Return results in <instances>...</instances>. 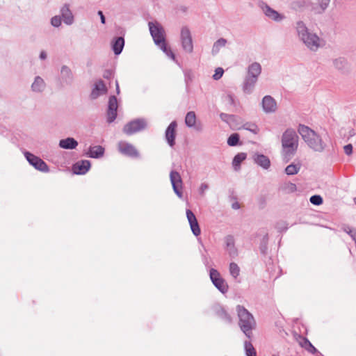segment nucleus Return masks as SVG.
Returning a JSON list of instances; mask_svg holds the SVG:
<instances>
[{
	"instance_id": "nucleus-21",
	"label": "nucleus",
	"mask_w": 356,
	"mask_h": 356,
	"mask_svg": "<svg viewBox=\"0 0 356 356\" xmlns=\"http://www.w3.org/2000/svg\"><path fill=\"white\" fill-rule=\"evenodd\" d=\"M177 123L175 121L172 122L165 131V138L170 147L175 145V129Z\"/></svg>"
},
{
	"instance_id": "nucleus-33",
	"label": "nucleus",
	"mask_w": 356,
	"mask_h": 356,
	"mask_svg": "<svg viewBox=\"0 0 356 356\" xmlns=\"http://www.w3.org/2000/svg\"><path fill=\"white\" fill-rule=\"evenodd\" d=\"M216 315L218 316V317H219L220 319L223 320L227 323H231L232 322V317L223 308L220 307L216 311Z\"/></svg>"
},
{
	"instance_id": "nucleus-50",
	"label": "nucleus",
	"mask_w": 356,
	"mask_h": 356,
	"mask_svg": "<svg viewBox=\"0 0 356 356\" xmlns=\"http://www.w3.org/2000/svg\"><path fill=\"white\" fill-rule=\"evenodd\" d=\"M343 230L345 232H346L350 236L355 229H352L350 227H346L343 229Z\"/></svg>"
},
{
	"instance_id": "nucleus-44",
	"label": "nucleus",
	"mask_w": 356,
	"mask_h": 356,
	"mask_svg": "<svg viewBox=\"0 0 356 356\" xmlns=\"http://www.w3.org/2000/svg\"><path fill=\"white\" fill-rule=\"evenodd\" d=\"M224 73V70L222 67H218L215 70V73L213 75V78L214 80H218L220 79Z\"/></svg>"
},
{
	"instance_id": "nucleus-13",
	"label": "nucleus",
	"mask_w": 356,
	"mask_h": 356,
	"mask_svg": "<svg viewBox=\"0 0 356 356\" xmlns=\"http://www.w3.org/2000/svg\"><path fill=\"white\" fill-rule=\"evenodd\" d=\"M261 106L264 113H273L277 110V103L273 97L270 95H266L261 101Z\"/></svg>"
},
{
	"instance_id": "nucleus-43",
	"label": "nucleus",
	"mask_w": 356,
	"mask_h": 356,
	"mask_svg": "<svg viewBox=\"0 0 356 356\" xmlns=\"http://www.w3.org/2000/svg\"><path fill=\"white\" fill-rule=\"evenodd\" d=\"M51 24L54 27H59L61 25L60 16L56 15L51 19Z\"/></svg>"
},
{
	"instance_id": "nucleus-39",
	"label": "nucleus",
	"mask_w": 356,
	"mask_h": 356,
	"mask_svg": "<svg viewBox=\"0 0 356 356\" xmlns=\"http://www.w3.org/2000/svg\"><path fill=\"white\" fill-rule=\"evenodd\" d=\"M242 128L243 129H245V130H248L252 133H253L254 134H257L259 131V127H257V125L254 123H252V122H246L245 123Z\"/></svg>"
},
{
	"instance_id": "nucleus-22",
	"label": "nucleus",
	"mask_w": 356,
	"mask_h": 356,
	"mask_svg": "<svg viewBox=\"0 0 356 356\" xmlns=\"http://www.w3.org/2000/svg\"><path fill=\"white\" fill-rule=\"evenodd\" d=\"M45 88L46 83L44 79L40 76H35L31 84V90L35 93H42L44 91Z\"/></svg>"
},
{
	"instance_id": "nucleus-19",
	"label": "nucleus",
	"mask_w": 356,
	"mask_h": 356,
	"mask_svg": "<svg viewBox=\"0 0 356 356\" xmlns=\"http://www.w3.org/2000/svg\"><path fill=\"white\" fill-rule=\"evenodd\" d=\"M106 92L107 88L103 81L99 80L95 83L94 88L90 94V97L92 99H95L100 95L105 94Z\"/></svg>"
},
{
	"instance_id": "nucleus-49",
	"label": "nucleus",
	"mask_w": 356,
	"mask_h": 356,
	"mask_svg": "<svg viewBox=\"0 0 356 356\" xmlns=\"http://www.w3.org/2000/svg\"><path fill=\"white\" fill-rule=\"evenodd\" d=\"M98 15L100 17V20H101V22L104 24L105 22H106V19H105V17L103 14V12L101 11V10H99L98 13H97Z\"/></svg>"
},
{
	"instance_id": "nucleus-6",
	"label": "nucleus",
	"mask_w": 356,
	"mask_h": 356,
	"mask_svg": "<svg viewBox=\"0 0 356 356\" xmlns=\"http://www.w3.org/2000/svg\"><path fill=\"white\" fill-rule=\"evenodd\" d=\"M209 277L213 284L222 293H226L228 291V284L222 277L220 273L214 268H211L209 271Z\"/></svg>"
},
{
	"instance_id": "nucleus-51",
	"label": "nucleus",
	"mask_w": 356,
	"mask_h": 356,
	"mask_svg": "<svg viewBox=\"0 0 356 356\" xmlns=\"http://www.w3.org/2000/svg\"><path fill=\"white\" fill-rule=\"evenodd\" d=\"M40 58L42 60H44L47 58V54L44 51H42L40 54Z\"/></svg>"
},
{
	"instance_id": "nucleus-31",
	"label": "nucleus",
	"mask_w": 356,
	"mask_h": 356,
	"mask_svg": "<svg viewBox=\"0 0 356 356\" xmlns=\"http://www.w3.org/2000/svg\"><path fill=\"white\" fill-rule=\"evenodd\" d=\"M124 45V40L122 37H118L115 39L112 44V48L115 53V54L118 55L120 54Z\"/></svg>"
},
{
	"instance_id": "nucleus-29",
	"label": "nucleus",
	"mask_w": 356,
	"mask_h": 356,
	"mask_svg": "<svg viewBox=\"0 0 356 356\" xmlns=\"http://www.w3.org/2000/svg\"><path fill=\"white\" fill-rule=\"evenodd\" d=\"M299 343L301 346V347L304 348L309 353L313 355L320 354L317 349L311 343V342L307 338L301 339Z\"/></svg>"
},
{
	"instance_id": "nucleus-27",
	"label": "nucleus",
	"mask_w": 356,
	"mask_h": 356,
	"mask_svg": "<svg viewBox=\"0 0 356 356\" xmlns=\"http://www.w3.org/2000/svg\"><path fill=\"white\" fill-rule=\"evenodd\" d=\"M78 145V142L73 138H67L59 141V146L65 149H74Z\"/></svg>"
},
{
	"instance_id": "nucleus-53",
	"label": "nucleus",
	"mask_w": 356,
	"mask_h": 356,
	"mask_svg": "<svg viewBox=\"0 0 356 356\" xmlns=\"http://www.w3.org/2000/svg\"><path fill=\"white\" fill-rule=\"evenodd\" d=\"M115 86H116V92L118 95H119L120 94V87H119L118 81H115Z\"/></svg>"
},
{
	"instance_id": "nucleus-7",
	"label": "nucleus",
	"mask_w": 356,
	"mask_h": 356,
	"mask_svg": "<svg viewBox=\"0 0 356 356\" xmlns=\"http://www.w3.org/2000/svg\"><path fill=\"white\" fill-rule=\"evenodd\" d=\"M180 40L183 50L188 54H191L193 51V42L192 35L188 28H181Z\"/></svg>"
},
{
	"instance_id": "nucleus-45",
	"label": "nucleus",
	"mask_w": 356,
	"mask_h": 356,
	"mask_svg": "<svg viewBox=\"0 0 356 356\" xmlns=\"http://www.w3.org/2000/svg\"><path fill=\"white\" fill-rule=\"evenodd\" d=\"M209 188V185L206 183H202L199 187V193L202 196L204 195L205 191Z\"/></svg>"
},
{
	"instance_id": "nucleus-15",
	"label": "nucleus",
	"mask_w": 356,
	"mask_h": 356,
	"mask_svg": "<svg viewBox=\"0 0 356 356\" xmlns=\"http://www.w3.org/2000/svg\"><path fill=\"white\" fill-rule=\"evenodd\" d=\"M91 164L88 160H81L72 166V171L76 175H85L90 168Z\"/></svg>"
},
{
	"instance_id": "nucleus-18",
	"label": "nucleus",
	"mask_w": 356,
	"mask_h": 356,
	"mask_svg": "<svg viewBox=\"0 0 356 356\" xmlns=\"http://www.w3.org/2000/svg\"><path fill=\"white\" fill-rule=\"evenodd\" d=\"M104 154V148L101 145L90 146L85 155L90 158L99 159Z\"/></svg>"
},
{
	"instance_id": "nucleus-55",
	"label": "nucleus",
	"mask_w": 356,
	"mask_h": 356,
	"mask_svg": "<svg viewBox=\"0 0 356 356\" xmlns=\"http://www.w3.org/2000/svg\"><path fill=\"white\" fill-rule=\"evenodd\" d=\"M233 208L234 209H238V205L237 204H233Z\"/></svg>"
},
{
	"instance_id": "nucleus-40",
	"label": "nucleus",
	"mask_w": 356,
	"mask_h": 356,
	"mask_svg": "<svg viewBox=\"0 0 356 356\" xmlns=\"http://www.w3.org/2000/svg\"><path fill=\"white\" fill-rule=\"evenodd\" d=\"M239 136L238 134H232L227 139V144L229 146H235L238 143Z\"/></svg>"
},
{
	"instance_id": "nucleus-52",
	"label": "nucleus",
	"mask_w": 356,
	"mask_h": 356,
	"mask_svg": "<svg viewBox=\"0 0 356 356\" xmlns=\"http://www.w3.org/2000/svg\"><path fill=\"white\" fill-rule=\"evenodd\" d=\"M350 237L352 238V239L355 241V243H356V230H354V232L352 233V234L350 235Z\"/></svg>"
},
{
	"instance_id": "nucleus-38",
	"label": "nucleus",
	"mask_w": 356,
	"mask_h": 356,
	"mask_svg": "<svg viewBox=\"0 0 356 356\" xmlns=\"http://www.w3.org/2000/svg\"><path fill=\"white\" fill-rule=\"evenodd\" d=\"M244 348L246 356H257L256 350L250 341H245L244 342Z\"/></svg>"
},
{
	"instance_id": "nucleus-1",
	"label": "nucleus",
	"mask_w": 356,
	"mask_h": 356,
	"mask_svg": "<svg viewBox=\"0 0 356 356\" xmlns=\"http://www.w3.org/2000/svg\"><path fill=\"white\" fill-rule=\"evenodd\" d=\"M297 36L300 42L312 51H316L325 46V40L310 31L302 21L296 24Z\"/></svg>"
},
{
	"instance_id": "nucleus-8",
	"label": "nucleus",
	"mask_w": 356,
	"mask_h": 356,
	"mask_svg": "<svg viewBox=\"0 0 356 356\" xmlns=\"http://www.w3.org/2000/svg\"><path fill=\"white\" fill-rule=\"evenodd\" d=\"M24 154L30 165L33 166L36 170L44 172H49L48 165L40 158L29 152H25Z\"/></svg>"
},
{
	"instance_id": "nucleus-4",
	"label": "nucleus",
	"mask_w": 356,
	"mask_h": 356,
	"mask_svg": "<svg viewBox=\"0 0 356 356\" xmlns=\"http://www.w3.org/2000/svg\"><path fill=\"white\" fill-rule=\"evenodd\" d=\"M236 312L238 317V325L245 336L250 339L252 337V331L256 327L255 320L252 315L243 306L238 305Z\"/></svg>"
},
{
	"instance_id": "nucleus-47",
	"label": "nucleus",
	"mask_w": 356,
	"mask_h": 356,
	"mask_svg": "<svg viewBox=\"0 0 356 356\" xmlns=\"http://www.w3.org/2000/svg\"><path fill=\"white\" fill-rule=\"evenodd\" d=\"M168 58H170V59H172V60L174 61H176V57H175V54L172 52V51L171 50L170 48H168L167 51H165L164 53Z\"/></svg>"
},
{
	"instance_id": "nucleus-35",
	"label": "nucleus",
	"mask_w": 356,
	"mask_h": 356,
	"mask_svg": "<svg viewBox=\"0 0 356 356\" xmlns=\"http://www.w3.org/2000/svg\"><path fill=\"white\" fill-rule=\"evenodd\" d=\"M280 189L285 193H292L297 191V187L293 183L286 182L281 186Z\"/></svg>"
},
{
	"instance_id": "nucleus-37",
	"label": "nucleus",
	"mask_w": 356,
	"mask_h": 356,
	"mask_svg": "<svg viewBox=\"0 0 356 356\" xmlns=\"http://www.w3.org/2000/svg\"><path fill=\"white\" fill-rule=\"evenodd\" d=\"M229 271L230 275L234 278H237L240 274V268L237 264L232 262L229 264Z\"/></svg>"
},
{
	"instance_id": "nucleus-14",
	"label": "nucleus",
	"mask_w": 356,
	"mask_h": 356,
	"mask_svg": "<svg viewBox=\"0 0 356 356\" xmlns=\"http://www.w3.org/2000/svg\"><path fill=\"white\" fill-rule=\"evenodd\" d=\"M186 217L193 234L195 236H198L201 233V230L197 222V218L191 210H186Z\"/></svg>"
},
{
	"instance_id": "nucleus-32",
	"label": "nucleus",
	"mask_w": 356,
	"mask_h": 356,
	"mask_svg": "<svg viewBox=\"0 0 356 356\" xmlns=\"http://www.w3.org/2000/svg\"><path fill=\"white\" fill-rule=\"evenodd\" d=\"M227 40L225 38H220L216 41L212 47L211 53L213 55H216L222 47H225Z\"/></svg>"
},
{
	"instance_id": "nucleus-9",
	"label": "nucleus",
	"mask_w": 356,
	"mask_h": 356,
	"mask_svg": "<svg viewBox=\"0 0 356 356\" xmlns=\"http://www.w3.org/2000/svg\"><path fill=\"white\" fill-rule=\"evenodd\" d=\"M170 179L175 193L181 198L183 182L180 174L175 170H172L170 173Z\"/></svg>"
},
{
	"instance_id": "nucleus-20",
	"label": "nucleus",
	"mask_w": 356,
	"mask_h": 356,
	"mask_svg": "<svg viewBox=\"0 0 356 356\" xmlns=\"http://www.w3.org/2000/svg\"><path fill=\"white\" fill-rule=\"evenodd\" d=\"M225 249L229 255L235 257L237 255V250L235 248L234 238L232 236L228 235L225 238Z\"/></svg>"
},
{
	"instance_id": "nucleus-26",
	"label": "nucleus",
	"mask_w": 356,
	"mask_h": 356,
	"mask_svg": "<svg viewBox=\"0 0 356 356\" xmlns=\"http://www.w3.org/2000/svg\"><path fill=\"white\" fill-rule=\"evenodd\" d=\"M261 72V66L257 63L254 62L250 64L247 70V75L255 79H258Z\"/></svg>"
},
{
	"instance_id": "nucleus-30",
	"label": "nucleus",
	"mask_w": 356,
	"mask_h": 356,
	"mask_svg": "<svg viewBox=\"0 0 356 356\" xmlns=\"http://www.w3.org/2000/svg\"><path fill=\"white\" fill-rule=\"evenodd\" d=\"M334 67L338 70L343 71L348 69V63L344 58L339 57L332 60Z\"/></svg>"
},
{
	"instance_id": "nucleus-42",
	"label": "nucleus",
	"mask_w": 356,
	"mask_h": 356,
	"mask_svg": "<svg viewBox=\"0 0 356 356\" xmlns=\"http://www.w3.org/2000/svg\"><path fill=\"white\" fill-rule=\"evenodd\" d=\"M321 12H324L328 7L330 0H317Z\"/></svg>"
},
{
	"instance_id": "nucleus-17",
	"label": "nucleus",
	"mask_w": 356,
	"mask_h": 356,
	"mask_svg": "<svg viewBox=\"0 0 356 356\" xmlns=\"http://www.w3.org/2000/svg\"><path fill=\"white\" fill-rule=\"evenodd\" d=\"M60 15L63 22L67 25H72L74 23V19L72 11L70 9L68 4H65L60 8Z\"/></svg>"
},
{
	"instance_id": "nucleus-28",
	"label": "nucleus",
	"mask_w": 356,
	"mask_h": 356,
	"mask_svg": "<svg viewBox=\"0 0 356 356\" xmlns=\"http://www.w3.org/2000/svg\"><path fill=\"white\" fill-rule=\"evenodd\" d=\"M263 10L265 15L271 19L279 22L283 19V16L268 6L263 7Z\"/></svg>"
},
{
	"instance_id": "nucleus-34",
	"label": "nucleus",
	"mask_w": 356,
	"mask_h": 356,
	"mask_svg": "<svg viewBox=\"0 0 356 356\" xmlns=\"http://www.w3.org/2000/svg\"><path fill=\"white\" fill-rule=\"evenodd\" d=\"M246 156L247 154L245 153L241 152L234 157L232 165L235 170H237L239 168L241 163L246 159Z\"/></svg>"
},
{
	"instance_id": "nucleus-3",
	"label": "nucleus",
	"mask_w": 356,
	"mask_h": 356,
	"mask_svg": "<svg viewBox=\"0 0 356 356\" xmlns=\"http://www.w3.org/2000/svg\"><path fill=\"white\" fill-rule=\"evenodd\" d=\"M299 138L296 131L287 129L282 134L281 143L282 154L284 158L291 159L297 152Z\"/></svg>"
},
{
	"instance_id": "nucleus-41",
	"label": "nucleus",
	"mask_w": 356,
	"mask_h": 356,
	"mask_svg": "<svg viewBox=\"0 0 356 356\" xmlns=\"http://www.w3.org/2000/svg\"><path fill=\"white\" fill-rule=\"evenodd\" d=\"M310 202L314 205H320L323 203V198L320 195H315L310 197Z\"/></svg>"
},
{
	"instance_id": "nucleus-46",
	"label": "nucleus",
	"mask_w": 356,
	"mask_h": 356,
	"mask_svg": "<svg viewBox=\"0 0 356 356\" xmlns=\"http://www.w3.org/2000/svg\"><path fill=\"white\" fill-rule=\"evenodd\" d=\"M159 48H160L162 51L163 53H165V51H167L169 47H168L167 46V44L165 42V40H164V42H161L160 43H156L155 44Z\"/></svg>"
},
{
	"instance_id": "nucleus-2",
	"label": "nucleus",
	"mask_w": 356,
	"mask_h": 356,
	"mask_svg": "<svg viewBox=\"0 0 356 356\" xmlns=\"http://www.w3.org/2000/svg\"><path fill=\"white\" fill-rule=\"evenodd\" d=\"M298 131L308 147L314 152L322 153L326 149L327 147L326 142L321 135L309 127L300 124Z\"/></svg>"
},
{
	"instance_id": "nucleus-10",
	"label": "nucleus",
	"mask_w": 356,
	"mask_h": 356,
	"mask_svg": "<svg viewBox=\"0 0 356 356\" xmlns=\"http://www.w3.org/2000/svg\"><path fill=\"white\" fill-rule=\"evenodd\" d=\"M145 120L137 119L127 123L124 127L123 131L126 134L131 135L145 129Z\"/></svg>"
},
{
	"instance_id": "nucleus-12",
	"label": "nucleus",
	"mask_w": 356,
	"mask_h": 356,
	"mask_svg": "<svg viewBox=\"0 0 356 356\" xmlns=\"http://www.w3.org/2000/svg\"><path fill=\"white\" fill-rule=\"evenodd\" d=\"M118 101L115 96H111L108 100L107 110V122H113L117 117Z\"/></svg>"
},
{
	"instance_id": "nucleus-11",
	"label": "nucleus",
	"mask_w": 356,
	"mask_h": 356,
	"mask_svg": "<svg viewBox=\"0 0 356 356\" xmlns=\"http://www.w3.org/2000/svg\"><path fill=\"white\" fill-rule=\"evenodd\" d=\"M118 149L120 153L130 157H138L139 156L138 152L135 147L125 141H120L118 145Z\"/></svg>"
},
{
	"instance_id": "nucleus-48",
	"label": "nucleus",
	"mask_w": 356,
	"mask_h": 356,
	"mask_svg": "<svg viewBox=\"0 0 356 356\" xmlns=\"http://www.w3.org/2000/svg\"><path fill=\"white\" fill-rule=\"evenodd\" d=\"M344 152L347 155H350L353 152V146L351 144H348L343 147Z\"/></svg>"
},
{
	"instance_id": "nucleus-36",
	"label": "nucleus",
	"mask_w": 356,
	"mask_h": 356,
	"mask_svg": "<svg viewBox=\"0 0 356 356\" xmlns=\"http://www.w3.org/2000/svg\"><path fill=\"white\" fill-rule=\"evenodd\" d=\"M301 168L300 164H290L285 168V173L287 175H294L298 173Z\"/></svg>"
},
{
	"instance_id": "nucleus-23",
	"label": "nucleus",
	"mask_w": 356,
	"mask_h": 356,
	"mask_svg": "<svg viewBox=\"0 0 356 356\" xmlns=\"http://www.w3.org/2000/svg\"><path fill=\"white\" fill-rule=\"evenodd\" d=\"M257 80L258 79H255L246 75L243 84V92L246 94L252 93L255 86V84L257 82Z\"/></svg>"
},
{
	"instance_id": "nucleus-24",
	"label": "nucleus",
	"mask_w": 356,
	"mask_h": 356,
	"mask_svg": "<svg viewBox=\"0 0 356 356\" xmlns=\"http://www.w3.org/2000/svg\"><path fill=\"white\" fill-rule=\"evenodd\" d=\"M196 115L194 111H189L185 117V124L189 128H195L197 131H201V127L196 126Z\"/></svg>"
},
{
	"instance_id": "nucleus-5",
	"label": "nucleus",
	"mask_w": 356,
	"mask_h": 356,
	"mask_svg": "<svg viewBox=\"0 0 356 356\" xmlns=\"http://www.w3.org/2000/svg\"><path fill=\"white\" fill-rule=\"evenodd\" d=\"M148 26L155 44L164 42L165 40V32L163 27L159 23L156 22H149Z\"/></svg>"
},
{
	"instance_id": "nucleus-54",
	"label": "nucleus",
	"mask_w": 356,
	"mask_h": 356,
	"mask_svg": "<svg viewBox=\"0 0 356 356\" xmlns=\"http://www.w3.org/2000/svg\"><path fill=\"white\" fill-rule=\"evenodd\" d=\"M220 116V118H221L222 120H225V117H227V114H225V113H221Z\"/></svg>"
},
{
	"instance_id": "nucleus-25",
	"label": "nucleus",
	"mask_w": 356,
	"mask_h": 356,
	"mask_svg": "<svg viewBox=\"0 0 356 356\" xmlns=\"http://www.w3.org/2000/svg\"><path fill=\"white\" fill-rule=\"evenodd\" d=\"M60 79L63 83L70 84L73 79V75L71 70L63 65L60 69Z\"/></svg>"
},
{
	"instance_id": "nucleus-16",
	"label": "nucleus",
	"mask_w": 356,
	"mask_h": 356,
	"mask_svg": "<svg viewBox=\"0 0 356 356\" xmlns=\"http://www.w3.org/2000/svg\"><path fill=\"white\" fill-rule=\"evenodd\" d=\"M254 162L264 170H268L270 166V161L268 156L259 153H254L252 155Z\"/></svg>"
}]
</instances>
